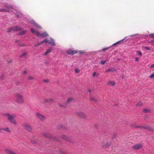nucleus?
Masks as SVG:
<instances>
[{
	"instance_id": "f8f14e48",
	"label": "nucleus",
	"mask_w": 154,
	"mask_h": 154,
	"mask_svg": "<svg viewBox=\"0 0 154 154\" xmlns=\"http://www.w3.org/2000/svg\"><path fill=\"white\" fill-rule=\"evenodd\" d=\"M142 127H143L144 129H146V130H150V131H152V129L151 127H150L149 126H144L143 127L139 126V127H137V128H139Z\"/></svg>"
},
{
	"instance_id": "a19ab883",
	"label": "nucleus",
	"mask_w": 154,
	"mask_h": 154,
	"mask_svg": "<svg viewBox=\"0 0 154 154\" xmlns=\"http://www.w3.org/2000/svg\"><path fill=\"white\" fill-rule=\"evenodd\" d=\"M42 42H41V43H38L37 45H36V46H38V45H40L41 44H42Z\"/></svg>"
},
{
	"instance_id": "58836bf2",
	"label": "nucleus",
	"mask_w": 154,
	"mask_h": 154,
	"mask_svg": "<svg viewBox=\"0 0 154 154\" xmlns=\"http://www.w3.org/2000/svg\"><path fill=\"white\" fill-rule=\"evenodd\" d=\"M154 77V73L152 74L150 76L151 78H152Z\"/></svg>"
},
{
	"instance_id": "8fccbe9b",
	"label": "nucleus",
	"mask_w": 154,
	"mask_h": 154,
	"mask_svg": "<svg viewBox=\"0 0 154 154\" xmlns=\"http://www.w3.org/2000/svg\"><path fill=\"white\" fill-rule=\"evenodd\" d=\"M88 92H90V93H91V90H88Z\"/></svg>"
},
{
	"instance_id": "a18cd8bd",
	"label": "nucleus",
	"mask_w": 154,
	"mask_h": 154,
	"mask_svg": "<svg viewBox=\"0 0 154 154\" xmlns=\"http://www.w3.org/2000/svg\"><path fill=\"white\" fill-rule=\"evenodd\" d=\"M140 55H142V53L141 52H137Z\"/></svg>"
},
{
	"instance_id": "ddd939ff",
	"label": "nucleus",
	"mask_w": 154,
	"mask_h": 154,
	"mask_svg": "<svg viewBox=\"0 0 154 154\" xmlns=\"http://www.w3.org/2000/svg\"><path fill=\"white\" fill-rule=\"evenodd\" d=\"M18 91L20 93H22L24 92V89L23 87H19L18 89Z\"/></svg>"
},
{
	"instance_id": "dca6fc26",
	"label": "nucleus",
	"mask_w": 154,
	"mask_h": 154,
	"mask_svg": "<svg viewBox=\"0 0 154 154\" xmlns=\"http://www.w3.org/2000/svg\"><path fill=\"white\" fill-rule=\"evenodd\" d=\"M3 130L5 131H6L7 132H8V133H10L11 132V130L10 129V128H8V127L2 128V131Z\"/></svg>"
},
{
	"instance_id": "9b49d317",
	"label": "nucleus",
	"mask_w": 154,
	"mask_h": 154,
	"mask_svg": "<svg viewBox=\"0 0 154 154\" xmlns=\"http://www.w3.org/2000/svg\"><path fill=\"white\" fill-rule=\"evenodd\" d=\"M31 31L33 33L36 34L38 36H39L40 35V34L38 31L35 30L33 28L31 29Z\"/></svg>"
},
{
	"instance_id": "5701e85b",
	"label": "nucleus",
	"mask_w": 154,
	"mask_h": 154,
	"mask_svg": "<svg viewBox=\"0 0 154 154\" xmlns=\"http://www.w3.org/2000/svg\"><path fill=\"white\" fill-rule=\"evenodd\" d=\"M43 135L44 136L48 138H50L51 137L50 135L48 133H44L43 134Z\"/></svg>"
},
{
	"instance_id": "9d476101",
	"label": "nucleus",
	"mask_w": 154,
	"mask_h": 154,
	"mask_svg": "<svg viewBox=\"0 0 154 154\" xmlns=\"http://www.w3.org/2000/svg\"><path fill=\"white\" fill-rule=\"evenodd\" d=\"M12 31H18L22 30V28L20 27H12Z\"/></svg>"
},
{
	"instance_id": "6e6552de",
	"label": "nucleus",
	"mask_w": 154,
	"mask_h": 154,
	"mask_svg": "<svg viewBox=\"0 0 154 154\" xmlns=\"http://www.w3.org/2000/svg\"><path fill=\"white\" fill-rule=\"evenodd\" d=\"M77 115L82 118L85 119L86 118V116L85 113L82 112H80L77 113Z\"/></svg>"
},
{
	"instance_id": "7ed1b4c3",
	"label": "nucleus",
	"mask_w": 154,
	"mask_h": 154,
	"mask_svg": "<svg viewBox=\"0 0 154 154\" xmlns=\"http://www.w3.org/2000/svg\"><path fill=\"white\" fill-rule=\"evenodd\" d=\"M23 126L24 128L26 131L31 132L32 131L33 129L31 126L28 123L24 122L23 123Z\"/></svg>"
},
{
	"instance_id": "ea45409f",
	"label": "nucleus",
	"mask_w": 154,
	"mask_h": 154,
	"mask_svg": "<svg viewBox=\"0 0 154 154\" xmlns=\"http://www.w3.org/2000/svg\"><path fill=\"white\" fill-rule=\"evenodd\" d=\"M96 72H94L93 73L92 75L93 77H94L96 75Z\"/></svg>"
},
{
	"instance_id": "49530a36",
	"label": "nucleus",
	"mask_w": 154,
	"mask_h": 154,
	"mask_svg": "<svg viewBox=\"0 0 154 154\" xmlns=\"http://www.w3.org/2000/svg\"><path fill=\"white\" fill-rule=\"evenodd\" d=\"M110 146V144L108 143V144H107L106 145V147H109V146Z\"/></svg>"
},
{
	"instance_id": "20e7f679",
	"label": "nucleus",
	"mask_w": 154,
	"mask_h": 154,
	"mask_svg": "<svg viewBox=\"0 0 154 154\" xmlns=\"http://www.w3.org/2000/svg\"><path fill=\"white\" fill-rule=\"evenodd\" d=\"M35 116L37 118L40 120L42 122H44L45 120V117L43 115L38 112H36L35 113Z\"/></svg>"
},
{
	"instance_id": "4468645a",
	"label": "nucleus",
	"mask_w": 154,
	"mask_h": 154,
	"mask_svg": "<svg viewBox=\"0 0 154 154\" xmlns=\"http://www.w3.org/2000/svg\"><path fill=\"white\" fill-rule=\"evenodd\" d=\"M5 151L7 153L9 154H17L16 153H15L13 152L12 151H11V150H9L8 149H6L5 150Z\"/></svg>"
},
{
	"instance_id": "473e14b6",
	"label": "nucleus",
	"mask_w": 154,
	"mask_h": 154,
	"mask_svg": "<svg viewBox=\"0 0 154 154\" xmlns=\"http://www.w3.org/2000/svg\"><path fill=\"white\" fill-rule=\"evenodd\" d=\"M108 49V48H104L103 49L102 51H106V50H107Z\"/></svg>"
},
{
	"instance_id": "1a4fd4ad",
	"label": "nucleus",
	"mask_w": 154,
	"mask_h": 154,
	"mask_svg": "<svg viewBox=\"0 0 154 154\" xmlns=\"http://www.w3.org/2000/svg\"><path fill=\"white\" fill-rule=\"evenodd\" d=\"M30 22L31 23H32L36 27L38 28H41V27L40 26L38 25L34 20H30Z\"/></svg>"
},
{
	"instance_id": "bb28decb",
	"label": "nucleus",
	"mask_w": 154,
	"mask_h": 154,
	"mask_svg": "<svg viewBox=\"0 0 154 154\" xmlns=\"http://www.w3.org/2000/svg\"><path fill=\"white\" fill-rule=\"evenodd\" d=\"M106 61H107L106 60H101L100 63L102 65H103L106 63Z\"/></svg>"
},
{
	"instance_id": "603ef678",
	"label": "nucleus",
	"mask_w": 154,
	"mask_h": 154,
	"mask_svg": "<svg viewBox=\"0 0 154 154\" xmlns=\"http://www.w3.org/2000/svg\"><path fill=\"white\" fill-rule=\"evenodd\" d=\"M23 45H21V46H23Z\"/></svg>"
},
{
	"instance_id": "4c0bfd02",
	"label": "nucleus",
	"mask_w": 154,
	"mask_h": 154,
	"mask_svg": "<svg viewBox=\"0 0 154 154\" xmlns=\"http://www.w3.org/2000/svg\"><path fill=\"white\" fill-rule=\"evenodd\" d=\"M72 98H69L67 100V102L68 103L69 102L71 101L72 100Z\"/></svg>"
},
{
	"instance_id": "a878e982",
	"label": "nucleus",
	"mask_w": 154,
	"mask_h": 154,
	"mask_svg": "<svg viewBox=\"0 0 154 154\" xmlns=\"http://www.w3.org/2000/svg\"><path fill=\"white\" fill-rule=\"evenodd\" d=\"M26 32V31L25 30L22 31L18 33L19 35H23Z\"/></svg>"
},
{
	"instance_id": "4be33fe9",
	"label": "nucleus",
	"mask_w": 154,
	"mask_h": 154,
	"mask_svg": "<svg viewBox=\"0 0 154 154\" xmlns=\"http://www.w3.org/2000/svg\"><path fill=\"white\" fill-rule=\"evenodd\" d=\"M61 138L66 140H68V137L65 135H63L62 136Z\"/></svg>"
},
{
	"instance_id": "6ab92c4d",
	"label": "nucleus",
	"mask_w": 154,
	"mask_h": 154,
	"mask_svg": "<svg viewBox=\"0 0 154 154\" xmlns=\"http://www.w3.org/2000/svg\"><path fill=\"white\" fill-rule=\"evenodd\" d=\"M51 41L49 42V44H50L52 45H55V43L54 42V40L52 38H51Z\"/></svg>"
},
{
	"instance_id": "c9c22d12",
	"label": "nucleus",
	"mask_w": 154,
	"mask_h": 154,
	"mask_svg": "<svg viewBox=\"0 0 154 154\" xmlns=\"http://www.w3.org/2000/svg\"><path fill=\"white\" fill-rule=\"evenodd\" d=\"M144 48L145 49H147V50H151V49L149 47H145V46L144 47Z\"/></svg>"
},
{
	"instance_id": "de8ad7c7",
	"label": "nucleus",
	"mask_w": 154,
	"mask_h": 154,
	"mask_svg": "<svg viewBox=\"0 0 154 154\" xmlns=\"http://www.w3.org/2000/svg\"><path fill=\"white\" fill-rule=\"evenodd\" d=\"M2 132V128H0V133Z\"/></svg>"
},
{
	"instance_id": "7c9ffc66",
	"label": "nucleus",
	"mask_w": 154,
	"mask_h": 154,
	"mask_svg": "<svg viewBox=\"0 0 154 154\" xmlns=\"http://www.w3.org/2000/svg\"><path fill=\"white\" fill-rule=\"evenodd\" d=\"M42 42V43H47L48 42V40L46 39L45 40H43Z\"/></svg>"
},
{
	"instance_id": "f257e3e1",
	"label": "nucleus",
	"mask_w": 154,
	"mask_h": 154,
	"mask_svg": "<svg viewBox=\"0 0 154 154\" xmlns=\"http://www.w3.org/2000/svg\"><path fill=\"white\" fill-rule=\"evenodd\" d=\"M5 116L6 117L9 123L15 125H17V122L15 119L16 117V114L5 113Z\"/></svg>"
},
{
	"instance_id": "c03bdc74",
	"label": "nucleus",
	"mask_w": 154,
	"mask_h": 154,
	"mask_svg": "<svg viewBox=\"0 0 154 154\" xmlns=\"http://www.w3.org/2000/svg\"><path fill=\"white\" fill-rule=\"evenodd\" d=\"M154 67V64H153V65H152L151 66H150V68H153Z\"/></svg>"
},
{
	"instance_id": "b1692460",
	"label": "nucleus",
	"mask_w": 154,
	"mask_h": 154,
	"mask_svg": "<svg viewBox=\"0 0 154 154\" xmlns=\"http://www.w3.org/2000/svg\"><path fill=\"white\" fill-rule=\"evenodd\" d=\"M40 35H41L43 37H46L47 36H48V35L45 32H44L42 34H40Z\"/></svg>"
},
{
	"instance_id": "423d86ee",
	"label": "nucleus",
	"mask_w": 154,
	"mask_h": 154,
	"mask_svg": "<svg viewBox=\"0 0 154 154\" xmlns=\"http://www.w3.org/2000/svg\"><path fill=\"white\" fill-rule=\"evenodd\" d=\"M142 147V145L140 143L137 144L132 146V148L135 150L139 149L140 148Z\"/></svg>"
},
{
	"instance_id": "cd10ccee",
	"label": "nucleus",
	"mask_w": 154,
	"mask_h": 154,
	"mask_svg": "<svg viewBox=\"0 0 154 154\" xmlns=\"http://www.w3.org/2000/svg\"><path fill=\"white\" fill-rule=\"evenodd\" d=\"M27 55V53L26 52H24L23 53V54H21L20 56V57H22L23 56H24Z\"/></svg>"
},
{
	"instance_id": "0eeeda50",
	"label": "nucleus",
	"mask_w": 154,
	"mask_h": 154,
	"mask_svg": "<svg viewBox=\"0 0 154 154\" xmlns=\"http://www.w3.org/2000/svg\"><path fill=\"white\" fill-rule=\"evenodd\" d=\"M77 53L78 52L77 51L71 50H68L66 52V53L68 54L71 55H73Z\"/></svg>"
},
{
	"instance_id": "f3484780",
	"label": "nucleus",
	"mask_w": 154,
	"mask_h": 154,
	"mask_svg": "<svg viewBox=\"0 0 154 154\" xmlns=\"http://www.w3.org/2000/svg\"><path fill=\"white\" fill-rule=\"evenodd\" d=\"M52 48H50L48 49L46 51L45 53L44 54L45 55H47L52 50Z\"/></svg>"
},
{
	"instance_id": "39448f33",
	"label": "nucleus",
	"mask_w": 154,
	"mask_h": 154,
	"mask_svg": "<svg viewBox=\"0 0 154 154\" xmlns=\"http://www.w3.org/2000/svg\"><path fill=\"white\" fill-rule=\"evenodd\" d=\"M7 9H0V12H9L10 11V10L11 9H13V8L12 7H10L8 6H4Z\"/></svg>"
},
{
	"instance_id": "72a5a7b5",
	"label": "nucleus",
	"mask_w": 154,
	"mask_h": 154,
	"mask_svg": "<svg viewBox=\"0 0 154 154\" xmlns=\"http://www.w3.org/2000/svg\"><path fill=\"white\" fill-rule=\"evenodd\" d=\"M149 36H151L152 38H154V33L150 34Z\"/></svg>"
},
{
	"instance_id": "393cba45",
	"label": "nucleus",
	"mask_w": 154,
	"mask_h": 154,
	"mask_svg": "<svg viewBox=\"0 0 154 154\" xmlns=\"http://www.w3.org/2000/svg\"><path fill=\"white\" fill-rule=\"evenodd\" d=\"M90 99L91 100L95 102H96L97 101V100L96 99L93 97H91Z\"/></svg>"
},
{
	"instance_id": "37998d69",
	"label": "nucleus",
	"mask_w": 154,
	"mask_h": 154,
	"mask_svg": "<svg viewBox=\"0 0 154 154\" xmlns=\"http://www.w3.org/2000/svg\"><path fill=\"white\" fill-rule=\"evenodd\" d=\"M139 58L138 57H137L135 58V61H138V60Z\"/></svg>"
},
{
	"instance_id": "412c9836",
	"label": "nucleus",
	"mask_w": 154,
	"mask_h": 154,
	"mask_svg": "<svg viewBox=\"0 0 154 154\" xmlns=\"http://www.w3.org/2000/svg\"><path fill=\"white\" fill-rule=\"evenodd\" d=\"M108 84L112 86H114L116 84V82L114 81H109Z\"/></svg>"
},
{
	"instance_id": "79ce46f5",
	"label": "nucleus",
	"mask_w": 154,
	"mask_h": 154,
	"mask_svg": "<svg viewBox=\"0 0 154 154\" xmlns=\"http://www.w3.org/2000/svg\"><path fill=\"white\" fill-rule=\"evenodd\" d=\"M43 82H48V80H43Z\"/></svg>"
},
{
	"instance_id": "f704fd0d",
	"label": "nucleus",
	"mask_w": 154,
	"mask_h": 154,
	"mask_svg": "<svg viewBox=\"0 0 154 154\" xmlns=\"http://www.w3.org/2000/svg\"><path fill=\"white\" fill-rule=\"evenodd\" d=\"M34 78L32 76H29L28 77V79L29 80H32Z\"/></svg>"
},
{
	"instance_id": "a211bd4d",
	"label": "nucleus",
	"mask_w": 154,
	"mask_h": 154,
	"mask_svg": "<svg viewBox=\"0 0 154 154\" xmlns=\"http://www.w3.org/2000/svg\"><path fill=\"white\" fill-rule=\"evenodd\" d=\"M54 100L52 99H48L45 100V102H52L54 101Z\"/></svg>"
},
{
	"instance_id": "c85d7f7f",
	"label": "nucleus",
	"mask_w": 154,
	"mask_h": 154,
	"mask_svg": "<svg viewBox=\"0 0 154 154\" xmlns=\"http://www.w3.org/2000/svg\"><path fill=\"white\" fill-rule=\"evenodd\" d=\"M143 112H150L149 110L146 109H144L143 110Z\"/></svg>"
},
{
	"instance_id": "2eb2a0df",
	"label": "nucleus",
	"mask_w": 154,
	"mask_h": 154,
	"mask_svg": "<svg viewBox=\"0 0 154 154\" xmlns=\"http://www.w3.org/2000/svg\"><path fill=\"white\" fill-rule=\"evenodd\" d=\"M116 71V69L114 68L109 69L106 70L105 72H108L110 71L115 72Z\"/></svg>"
},
{
	"instance_id": "2f4dec72",
	"label": "nucleus",
	"mask_w": 154,
	"mask_h": 154,
	"mask_svg": "<svg viewBox=\"0 0 154 154\" xmlns=\"http://www.w3.org/2000/svg\"><path fill=\"white\" fill-rule=\"evenodd\" d=\"M20 82H18V81L16 82L15 83V84L17 86L20 85Z\"/></svg>"
},
{
	"instance_id": "e433bc0d",
	"label": "nucleus",
	"mask_w": 154,
	"mask_h": 154,
	"mask_svg": "<svg viewBox=\"0 0 154 154\" xmlns=\"http://www.w3.org/2000/svg\"><path fill=\"white\" fill-rule=\"evenodd\" d=\"M75 72L76 73H79V70L77 69H75Z\"/></svg>"
},
{
	"instance_id": "c756f323",
	"label": "nucleus",
	"mask_w": 154,
	"mask_h": 154,
	"mask_svg": "<svg viewBox=\"0 0 154 154\" xmlns=\"http://www.w3.org/2000/svg\"><path fill=\"white\" fill-rule=\"evenodd\" d=\"M11 31H12V27L11 28H8L7 30V32H10Z\"/></svg>"
},
{
	"instance_id": "3c124183",
	"label": "nucleus",
	"mask_w": 154,
	"mask_h": 154,
	"mask_svg": "<svg viewBox=\"0 0 154 154\" xmlns=\"http://www.w3.org/2000/svg\"><path fill=\"white\" fill-rule=\"evenodd\" d=\"M80 54H81L82 53H83V52H81V51H80Z\"/></svg>"
},
{
	"instance_id": "aec40b11",
	"label": "nucleus",
	"mask_w": 154,
	"mask_h": 154,
	"mask_svg": "<svg viewBox=\"0 0 154 154\" xmlns=\"http://www.w3.org/2000/svg\"><path fill=\"white\" fill-rule=\"evenodd\" d=\"M124 39H123L121 40H120L119 41L117 42H116V43L113 44L112 45V46H116V45H118V44H119L120 43L122 42L123 40H124Z\"/></svg>"
},
{
	"instance_id": "09e8293b",
	"label": "nucleus",
	"mask_w": 154,
	"mask_h": 154,
	"mask_svg": "<svg viewBox=\"0 0 154 154\" xmlns=\"http://www.w3.org/2000/svg\"><path fill=\"white\" fill-rule=\"evenodd\" d=\"M59 106H60V107H63V106L62 105V104H59Z\"/></svg>"
},
{
	"instance_id": "f03ea898",
	"label": "nucleus",
	"mask_w": 154,
	"mask_h": 154,
	"mask_svg": "<svg viewBox=\"0 0 154 154\" xmlns=\"http://www.w3.org/2000/svg\"><path fill=\"white\" fill-rule=\"evenodd\" d=\"M16 98V101L18 104H23L24 103V100L23 96L20 93H16L15 96Z\"/></svg>"
}]
</instances>
